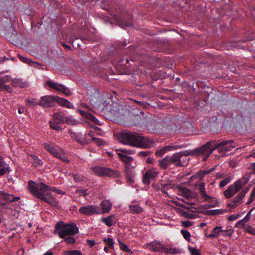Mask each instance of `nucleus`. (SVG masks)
Returning <instances> with one entry per match:
<instances>
[{"label":"nucleus","instance_id":"f257e3e1","mask_svg":"<svg viewBox=\"0 0 255 255\" xmlns=\"http://www.w3.org/2000/svg\"><path fill=\"white\" fill-rule=\"evenodd\" d=\"M120 141L123 144L141 148H150L154 144L152 139L136 132L123 133L120 137Z\"/></svg>","mask_w":255,"mask_h":255},{"label":"nucleus","instance_id":"f03ea898","mask_svg":"<svg viewBox=\"0 0 255 255\" xmlns=\"http://www.w3.org/2000/svg\"><path fill=\"white\" fill-rule=\"evenodd\" d=\"M214 143V141H211L199 148H197L193 150L181 151L179 152V154L181 157L183 156H198L201 154H204L207 156V157H208L220 145H224L226 143V142H224L217 145L216 147H213L212 144Z\"/></svg>","mask_w":255,"mask_h":255},{"label":"nucleus","instance_id":"7ed1b4c3","mask_svg":"<svg viewBox=\"0 0 255 255\" xmlns=\"http://www.w3.org/2000/svg\"><path fill=\"white\" fill-rule=\"evenodd\" d=\"M78 232V228L75 224H65L63 222L57 223L55 226L54 234H57L61 238L68 236H72Z\"/></svg>","mask_w":255,"mask_h":255},{"label":"nucleus","instance_id":"20e7f679","mask_svg":"<svg viewBox=\"0 0 255 255\" xmlns=\"http://www.w3.org/2000/svg\"><path fill=\"white\" fill-rule=\"evenodd\" d=\"M28 188L31 193L42 200L46 197V195L48 196H49L48 193H46L50 190V187L42 183L36 184L33 181L30 180L28 182Z\"/></svg>","mask_w":255,"mask_h":255},{"label":"nucleus","instance_id":"39448f33","mask_svg":"<svg viewBox=\"0 0 255 255\" xmlns=\"http://www.w3.org/2000/svg\"><path fill=\"white\" fill-rule=\"evenodd\" d=\"M250 177V174L248 173L245 174L243 178L234 183L227 190L224 191V194L225 196L227 198L232 197L246 184Z\"/></svg>","mask_w":255,"mask_h":255},{"label":"nucleus","instance_id":"423d86ee","mask_svg":"<svg viewBox=\"0 0 255 255\" xmlns=\"http://www.w3.org/2000/svg\"><path fill=\"white\" fill-rule=\"evenodd\" d=\"M91 169L95 175L100 177H107L115 178L118 177L120 175V172L118 170L107 167L96 166L91 167Z\"/></svg>","mask_w":255,"mask_h":255},{"label":"nucleus","instance_id":"0eeeda50","mask_svg":"<svg viewBox=\"0 0 255 255\" xmlns=\"http://www.w3.org/2000/svg\"><path fill=\"white\" fill-rule=\"evenodd\" d=\"M149 246L153 252H162L166 254H176L180 253V250L177 248H168L167 245L160 242L154 241L151 242Z\"/></svg>","mask_w":255,"mask_h":255},{"label":"nucleus","instance_id":"6e6552de","mask_svg":"<svg viewBox=\"0 0 255 255\" xmlns=\"http://www.w3.org/2000/svg\"><path fill=\"white\" fill-rule=\"evenodd\" d=\"M79 212L82 214L90 216L93 214H101L100 208L97 206L87 205L80 207Z\"/></svg>","mask_w":255,"mask_h":255},{"label":"nucleus","instance_id":"1a4fd4ad","mask_svg":"<svg viewBox=\"0 0 255 255\" xmlns=\"http://www.w3.org/2000/svg\"><path fill=\"white\" fill-rule=\"evenodd\" d=\"M57 97L53 96H44L40 100V106L44 108H48L55 106Z\"/></svg>","mask_w":255,"mask_h":255},{"label":"nucleus","instance_id":"9d476101","mask_svg":"<svg viewBox=\"0 0 255 255\" xmlns=\"http://www.w3.org/2000/svg\"><path fill=\"white\" fill-rule=\"evenodd\" d=\"M159 172L156 168L147 170L143 176L142 181L144 184L149 185L150 180H154L157 176Z\"/></svg>","mask_w":255,"mask_h":255},{"label":"nucleus","instance_id":"9b49d317","mask_svg":"<svg viewBox=\"0 0 255 255\" xmlns=\"http://www.w3.org/2000/svg\"><path fill=\"white\" fill-rule=\"evenodd\" d=\"M214 143L212 144L213 147H216L217 145H219L220 144L226 142V143L224 145H220L216 149H219L221 152H227L231 151L233 148H234L235 146L234 145H231V144L233 143V140H227L218 143H216L215 141Z\"/></svg>","mask_w":255,"mask_h":255},{"label":"nucleus","instance_id":"f8f14e48","mask_svg":"<svg viewBox=\"0 0 255 255\" xmlns=\"http://www.w3.org/2000/svg\"><path fill=\"white\" fill-rule=\"evenodd\" d=\"M177 189L178 191V194L179 195L183 196L187 200H190L192 198H195L196 195L194 193L192 192L189 189L181 186V185L178 186Z\"/></svg>","mask_w":255,"mask_h":255},{"label":"nucleus","instance_id":"ddd939ff","mask_svg":"<svg viewBox=\"0 0 255 255\" xmlns=\"http://www.w3.org/2000/svg\"><path fill=\"white\" fill-rule=\"evenodd\" d=\"M247 191H242L237 196L235 197L233 200L228 206L232 208H235L239 206L242 203V200L245 197Z\"/></svg>","mask_w":255,"mask_h":255},{"label":"nucleus","instance_id":"4468645a","mask_svg":"<svg viewBox=\"0 0 255 255\" xmlns=\"http://www.w3.org/2000/svg\"><path fill=\"white\" fill-rule=\"evenodd\" d=\"M44 148L53 156L56 157L59 153V152L61 150L59 148H56L52 144L44 143Z\"/></svg>","mask_w":255,"mask_h":255},{"label":"nucleus","instance_id":"2eb2a0df","mask_svg":"<svg viewBox=\"0 0 255 255\" xmlns=\"http://www.w3.org/2000/svg\"><path fill=\"white\" fill-rule=\"evenodd\" d=\"M170 157L171 160L172 164H174L175 166L179 167L184 166L185 162L182 163L181 161V157L179 154V152L173 154L172 156H170Z\"/></svg>","mask_w":255,"mask_h":255},{"label":"nucleus","instance_id":"dca6fc26","mask_svg":"<svg viewBox=\"0 0 255 255\" xmlns=\"http://www.w3.org/2000/svg\"><path fill=\"white\" fill-rule=\"evenodd\" d=\"M115 20L118 25L123 28H124L125 27H130L132 26L130 18H128V20H127L126 19V18L122 19L121 18L116 17Z\"/></svg>","mask_w":255,"mask_h":255},{"label":"nucleus","instance_id":"f3484780","mask_svg":"<svg viewBox=\"0 0 255 255\" xmlns=\"http://www.w3.org/2000/svg\"><path fill=\"white\" fill-rule=\"evenodd\" d=\"M198 189L201 194V196L205 201L208 202L212 198V197L207 195L205 191V185L204 183H201L198 186Z\"/></svg>","mask_w":255,"mask_h":255},{"label":"nucleus","instance_id":"a211bd4d","mask_svg":"<svg viewBox=\"0 0 255 255\" xmlns=\"http://www.w3.org/2000/svg\"><path fill=\"white\" fill-rule=\"evenodd\" d=\"M101 209H100L101 213H108L112 207L111 203L108 200H104L100 204Z\"/></svg>","mask_w":255,"mask_h":255},{"label":"nucleus","instance_id":"6ab92c4d","mask_svg":"<svg viewBox=\"0 0 255 255\" xmlns=\"http://www.w3.org/2000/svg\"><path fill=\"white\" fill-rule=\"evenodd\" d=\"M159 164L162 169H167L169 165L172 164L170 156H166L163 159L160 160Z\"/></svg>","mask_w":255,"mask_h":255},{"label":"nucleus","instance_id":"aec40b11","mask_svg":"<svg viewBox=\"0 0 255 255\" xmlns=\"http://www.w3.org/2000/svg\"><path fill=\"white\" fill-rule=\"evenodd\" d=\"M224 231H226V230L222 229L221 226H216L213 228L212 233L207 235V236L210 238H216L219 235L221 232Z\"/></svg>","mask_w":255,"mask_h":255},{"label":"nucleus","instance_id":"412c9836","mask_svg":"<svg viewBox=\"0 0 255 255\" xmlns=\"http://www.w3.org/2000/svg\"><path fill=\"white\" fill-rule=\"evenodd\" d=\"M101 221L104 223L108 227H110L115 223V218L112 215L107 217L101 218Z\"/></svg>","mask_w":255,"mask_h":255},{"label":"nucleus","instance_id":"4be33fe9","mask_svg":"<svg viewBox=\"0 0 255 255\" xmlns=\"http://www.w3.org/2000/svg\"><path fill=\"white\" fill-rule=\"evenodd\" d=\"M11 85L15 87L23 88L26 86V83L20 78H14L11 80Z\"/></svg>","mask_w":255,"mask_h":255},{"label":"nucleus","instance_id":"5701e85b","mask_svg":"<svg viewBox=\"0 0 255 255\" xmlns=\"http://www.w3.org/2000/svg\"><path fill=\"white\" fill-rule=\"evenodd\" d=\"M65 116L63 113L58 112L54 114L53 119L55 122L57 123H64Z\"/></svg>","mask_w":255,"mask_h":255},{"label":"nucleus","instance_id":"b1692460","mask_svg":"<svg viewBox=\"0 0 255 255\" xmlns=\"http://www.w3.org/2000/svg\"><path fill=\"white\" fill-rule=\"evenodd\" d=\"M56 103L68 108L73 107V105L71 102L65 99L60 98L59 97H57Z\"/></svg>","mask_w":255,"mask_h":255},{"label":"nucleus","instance_id":"393cba45","mask_svg":"<svg viewBox=\"0 0 255 255\" xmlns=\"http://www.w3.org/2000/svg\"><path fill=\"white\" fill-rule=\"evenodd\" d=\"M29 156L31 157L32 164L35 167H40L43 165V161L37 156L34 154H29Z\"/></svg>","mask_w":255,"mask_h":255},{"label":"nucleus","instance_id":"a878e982","mask_svg":"<svg viewBox=\"0 0 255 255\" xmlns=\"http://www.w3.org/2000/svg\"><path fill=\"white\" fill-rule=\"evenodd\" d=\"M118 155L123 162L127 164H129L133 160L132 157L125 155L123 153H118Z\"/></svg>","mask_w":255,"mask_h":255},{"label":"nucleus","instance_id":"bb28decb","mask_svg":"<svg viewBox=\"0 0 255 255\" xmlns=\"http://www.w3.org/2000/svg\"><path fill=\"white\" fill-rule=\"evenodd\" d=\"M3 197V200L8 202H13L20 199L19 197H14L13 195L9 194L6 193H2Z\"/></svg>","mask_w":255,"mask_h":255},{"label":"nucleus","instance_id":"cd10ccee","mask_svg":"<svg viewBox=\"0 0 255 255\" xmlns=\"http://www.w3.org/2000/svg\"><path fill=\"white\" fill-rule=\"evenodd\" d=\"M42 201L48 203L49 205L54 207H56L58 205V201L54 197L50 196V195L48 197H45L44 198Z\"/></svg>","mask_w":255,"mask_h":255},{"label":"nucleus","instance_id":"c85d7f7f","mask_svg":"<svg viewBox=\"0 0 255 255\" xmlns=\"http://www.w3.org/2000/svg\"><path fill=\"white\" fill-rule=\"evenodd\" d=\"M46 83H47V85L48 86H49L50 87H51L53 89H54L59 92H60V91L63 86V85H62V84H59L57 83L53 82L50 81H47L46 82Z\"/></svg>","mask_w":255,"mask_h":255},{"label":"nucleus","instance_id":"c756f323","mask_svg":"<svg viewBox=\"0 0 255 255\" xmlns=\"http://www.w3.org/2000/svg\"><path fill=\"white\" fill-rule=\"evenodd\" d=\"M25 104L28 107L32 106L40 105V100L38 101L35 98H27L25 99Z\"/></svg>","mask_w":255,"mask_h":255},{"label":"nucleus","instance_id":"7c9ffc66","mask_svg":"<svg viewBox=\"0 0 255 255\" xmlns=\"http://www.w3.org/2000/svg\"><path fill=\"white\" fill-rule=\"evenodd\" d=\"M130 212L132 213H141L143 209L138 205H132L129 207Z\"/></svg>","mask_w":255,"mask_h":255},{"label":"nucleus","instance_id":"2f4dec72","mask_svg":"<svg viewBox=\"0 0 255 255\" xmlns=\"http://www.w3.org/2000/svg\"><path fill=\"white\" fill-rule=\"evenodd\" d=\"M56 158L61 160V161L65 163H69L70 162V160H69L68 158L65 155V153H64V151L62 149L60 151V152H59V153Z\"/></svg>","mask_w":255,"mask_h":255},{"label":"nucleus","instance_id":"473e14b6","mask_svg":"<svg viewBox=\"0 0 255 255\" xmlns=\"http://www.w3.org/2000/svg\"><path fill=\"white\" fill-rule=\"evenodd\" d=\"M56 158L61 160V161L65 163H69L70 162V160H69L68 158L65 155V153H64V151L62 149L60 151V152H59V153Z\"/></svg>","mask_w":255,"mask_h":255},{"label":"nucleus","instance_id":"72a5a7b5","mask_svg":"<svg viewBox=\"0 0 255 255\" xmlns=\"http://www.w3.org/2000/svg\"><path fill=\"white\" fill-rule=\"evenodd\" d=\"M253 210H254V208H252V209H251L248 212V213H247V214L246 215V216L244 217V218L243 219L240 220L238 222V223H237L236 226H237L238 224L242 225V226H244L250 219L251 213L253 211Z\"/></svg>","mask_w":255,"mask_h":255},{"label":"nucleus","instance_id":"f704fd0d","mask_svg":"<svg viewBox=\"0 0 255 255\" xmlns=\"http://www.w3.org/2000/svg\"><path fill=\"white\" fill-rule=\"evenodd\" d=\"M64 123L71 125H75L78 124L79 122L73 119L71 116H65Z\"/></svg>","mask_w":255,"mask_h":255},{"label":"nucleus","instance_id":"c9c22d12","mask_svg":"<svg viewBox=\"0 0 255 255\" xmlns=\"http://www.w3.org/2000/svg\"><path fill=\"white\" fill-rule=\"evenodd\" d=\"M0 208L2 212L5 213H9L12 210V208L9 206V204L6 202L1 204Z\"/></svg>","mask_w":255,"mask_h":255},{"label":"nucleus","instance_id":"e433bc0d","mask_svg":"<svg viewBox=\"0 0 255 255\" xmlns=\"http://www.w3.org/2000/svg\"><path fill=\"white\" fill-rule=\"evenodd\" d=\"M60 123H57L54 121H50L49 122V125L51 128H52V129L55 130L56 131H59L62 129L61 128L59 125V124Z\"/></svg>","mask_w":255,"mask_h":255},{"label":"nucleus","instance_id":"4c0bfd02","mask_svg":"<svg viewBox=\"0 0 255 255\" xmlns=\"http://www.w3.org/2000/svg\"><path fill=\"white\" fill-rule=\"evenodd\" d=\"M64 255H82L79 250H67L63 252Z\"/></svg>","mask_w":255,"mask_h":255},{"label":"nucleus","instance_id":"58836bf2","mask_svg":"<svg viewBox=\"0 0 255 255\" xmlns=\"http://www.w3.org/2000/svg\"><path fill=\"white\" fill-rule=\"evenodd\" d=\"M156 121H152L148 123L147 127L152 132L156 131Z\"/></svg>","mask_w":255,"mask_h":255},{"label":"nucleus","instance_id":"ea45409f","mask_svg":"<svg viewBox=\"0 0 255 255\" xmlns=\"http://www.w3.org/2000/svg\"><path fill=\"white\" fill-rule=\"evenodd\" d=\"M232 180V177L231 176L227 177V178L222 180L219 186L221 188H222L227 185L231 180Z\"/></svg>","mask_w":255,"mask_h":255},{"label":"nucleus","instance_id":"a19ab883","mask_svg":"<svg viewBox=\"0 0 255 255\" xmlns=\"http://www.w3.org/2000/svg\"><path fill=\"white\" fill-rule=\"evenodd\" d=\"M103 241L110 248H113L114 241L110 237L104 238Z\"/></svg>","mask_w":255,"mask_h":255},{"label":"nucleus","instance_id":"79ce46f5","mask_svg":"<svg viewBox=\"0 0 255 255\" xmlns=\"http://www.w3.org/2000/svg\"><path fill=\"white\" fill-rule=\"evenodd\" d=\"M226 210H223L222 209L211 210L210 211V214L212 215L222 214L226 213Z\"/></svg>","mask_w":255,"mask_h":255},{"label":"nucleus","instance_id":"37998d69","mask_svg":"<svg viewBox=\"0 0 255 255\" xmlns=\"http://www.w3.org/2000/svg\"><path fill=\"white\" fill-rule=\"evenodd\" d=\"M181 214L186 218L190 219H194L196 217V215L193 213H191L188 212H186L184 211H181Z\"/></svg>","mask_w":255,"mask_h":255},{"label":"nucleus","instance_id":"c03bdc74","mask_svg":"<svg viewBox=\"0 0 255 255\" xmlns=\"http://www.w3.org/2000/svg\"><path fill=\"white\" fill-rule=\"evenodd\" d=\"M64 241L68 244L73 245L75 243V238L71 236H68L64 238Z\"/></svg>","mask_w":255,"mask_h":255},{"label":"nucleus","instance_id":"a18cd8bd","mask_svg":"<svg viewBox=\"0 0 255 255\" xmlns=\"http://www.w3.org/2000/svg\"><path fill=\"white\" fill-rule=\"evenodd\" d=\"M89 125L90 127H92L93 128V129L96 132V134L97 135L103 136L104 132L99 127H98L97 126H94L92 124H89Z\"/></svg>","mask_w":255,"mask_h":255},{"label":"nucleus","instance_id":"49530a36","mask_svg":"<svg viewBox=\"0 0 255 255\" xmlns=\"http://www.w3.org/2000/svg\"><path fill=\"white\" fill-rule=\"evenodd\" d=\"M182 146L180 145H175L173 144H170L168 146H166L164 147L165 148L167 152L171 150H173L177 149H180L182 148Z\"/></svg>","mask_w":255,"mask_h":255},{"label":"nucleus","instance_id":"de8ad7c7","mask_svg":"<svg viewBox=\"0 0 255 255\" xmlns=\"http://www.w3.org/2000/svg\"><path fill=\"white\" fill-rule=\"evenodd\" d=\"M76 193L83 197H85L89 194L88 189H77L76 191Z\"/></svg>","mask_w":255,"mask_h":255},{"label":"nucleus","instance_id":"09e8293b","mask_svg":"<svg viewBox=\"0 0 255 255\" xmlns=\"http://www.w3.org/2000/svg\"><path fill=\"white\" fill-rule=\"evenodd\" d=\"M119 243L121 250L127 252H131V250L126 244L122 243L120 240L119 241Z\"/></svg>","mask_w":255,"mask_h":255},{"label":"nucleus","instance_id":"8fccbe9b","mask_svg":"<svg viewBox=\"0 0 255 255\" xmlns=\"http://www.w3.org/2000/svg\"><path fill=\"white\" fill-rule=\"evenodd\" d=\"M181 232L184 238L187 241L190 239L191 234L187 230H181Z\"/></svg>","mask_w":255,"mask_h":255},{"label":"nucleus","instance_id":"3c124183","mask_svg":"<svg viewBox=\"0 0 255 255\" xmlns=\"http://www.w3.org/2000/svg\"><path fill=\"white\" fill-rule=\"evenodd\" d=\"M76 141L82 145L87 144V142L83 140L82 136L77 135L75 137Z\"/></svg>","mask_w":255,"mask_h":255},{"label":"nucleus","instance_id":"603ef678","mask_svg":"<svg viewBox=\"0 0 255 255\" xmlns=\"http://www.w3.org/2000/svg\"><path fill=\"white\" fill-rule=\"evenodd\" d=\"M92 141L94 142L95 144H96L99 146L106 144L105 141L101 139L98 138H93V140Z\"/></svg>","mask_w":255,"mask_h":255},{"label":"nucleus","instance_id":"864d4df0","mask_svg":"<svg viewBox=\"0 0 255 255\" xmlns=\"http://www.w3.org/2000/svg\"><path fill=\"white\" fill-rule=\"evenodd\" d=\"M245 231L252 235H255V228L251 226L247 225L245 228Z\"/></svg>","mask_w":255,"mask_h":255},{"label":"nucleus","instance_id":"5fc2aeb1","mask_svg":"<svg viewBox=\"0 0 255 255\" xmlns=\"http://www.w3.org/2000/svg\"><path fill=\"white\" fill-rule=\"evenodd\" d=\"M19 58L21 61L30 65L33 63L30 59L22 55H19Z\"/></svg>","mask_w":255,"mask_h":255},{"label":"nucleus","instance_id":"6e6d98bb","mask_svg":"<svg viewBox=\"0 0 255 255\" xmlns=\"http://www.w3.org/2000/svg\"><path fill=\"white\" fill-rule=\"evenodd\" d=\"M166 152H167V151L165 149V148L164 147L162 148L159 149L156 151V155L158 157H161Z\"/></svg>","mask_w":255,"mask_h":255},{"label":"nucleus","instance_id":"4d7b16f0","mask_svg":"<svg viewBox=\"0 0 255 255\" xmlns=\"http://www.w3.org/2000/svg\"><path fill=\"white\" fill-rule=\"evenodd\" d=\"M11 78L10 75H5L0 78V80L4 84L6 82L11 81Z\"/></svg>","mask_w":255,"mask_h":255},{"label":"nucleus","instance_id":"13d9d810","mask_svg":"<svg viewBox=\"0 0 255 255\" xmlns=\"http://www.w3.org/2000/svg\"><path fill=\"white\" fill-rule=\"evenodd\" d=\"M60 92L63 93L64 95L66 96H69L71 95V92L70 90L66 88L64 85L63 86Z\"/></svg>","mask_w":255,"mask_h":255},{"label":"nucleus","instance_id":"bf43d9fd","mask_svg":"<svg viewBox=\"0 0 255 255\" xmlns=\"http://www.w3.org/2000/svg\"><path fill=\"white\" fill-rule=\"evenodd\" d=\"M181 223V225L183 227H189L192 226L193 225L194 222L188 220V221H182Z\"/></svg>","mask_w":255,"mask_h":255},{"label":"nucleus","instance_id":"052dcab7","mask_svg":"<svg viewBox=\"0 0 255 255\" xmlns=\"http://www.w3.org/2000/svg\"><path fill=\"white\" fill-rule=\"evenodd\" d=\"M255 196V188L254 189V190L251 192L250 198L247 202V204H250L254 200V198Z\"/></svg>","mask_w":255,"mask_h":255},{"label":"nucleus","instance_id":"680f3d73","mask_svg":"<svg viewBox=\"0 0 255 255\" xmlns=\"http://www.w3.org/2000/svg\"><path fill=\"white\" fill-rule=\"evenodd\" d=\"M189 249L192 255H202L199 252V251L197 249H195L194 248L189 246Z\"/></svg>","mask_w":255,"mask_h":255},{"label":"nucleus","instance_id":"e2e57ef3","mask_svg":"<svg viewBox=\"0 0 255 255\" xmlns=\"http://www.w3.org/2000/svg\"><path fill=\"white\" fill-rule=\"evenodd\" d=\"M164 122L162 121H157L156 125V131L162 129Z\"/></svg>","mask_w":255,"mask_h":255},{"label":"nucleus","instance_id":"0e129e2a","mask_svg":"<svg viewBox=\"0 0 255 255\" xmlns=\"http://www.w3.org/2000/svg\"><path fill=\"white\" fill-rule=\"evenodd\" d=\"M151 153L150 151H141L138 153V155L144 157L151 155Z\"/></svg>","mask_w":255,"mask_h":255},{"label":"nucleus","instance_id":"69168bd1","mask_svg":"<svg viewBox=\"0 0 255 255\" xmlns=\"http://www.w3.org/2000/svg\"><path fill=\"white\" fill-rule=\"evenodd\" d=\"M3 91H6L8 93H11L13 92V90L11 87L8 85H5L4 84L3 88Z\"/></svg>","mask_w":255,"mask_h":255},{"label":"nucleus","instance_id":"338daca9","mask_svg":"<svg viewBox=\"0 0 255 255\" xmlns=\"http://www.w3.org/2000/svg\"><path fill=\"white\" fill-rule=\"evenodd\" d=\"M120 152L123 153H127L129 154H132L134 153V151L131 150H127L125 149H119Z\"/></svg>","mask_w":255,"mask_h":255},{"label":"nucleus","instance_id":"774afa93","mask_svg":"<svg viewBox=\"0 0 255 255\" xmlns=\"http://www.w3.org/2000/svg\"><path fill=\"white\" fill-rule=\"evenodd\" d=\"M239 215H232L228 217V220L230 221H234L239 218Z\"/></svg>","mask_w":255,"mask_h":255}]
</instances>
